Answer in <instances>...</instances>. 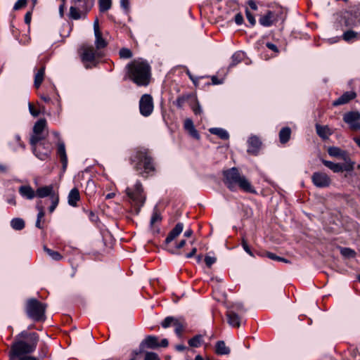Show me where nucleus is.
Returning <instances> with one entry per match:
<instances>
[{
  "mask_svg": "<svg viewBox=\"0 0 360 360\" xmlns=\"http://www.w3.org/2000/svg\"><path fill=\"white\" fill-rule=\"evenodd\" d=\"M39 338L36 333L22 331L15 336V340L11 345L8 352L10 359L19 357L24 354H29L34 352Z\"/></svg>",
  "mask_w": 360,
  "mask_h": 360,
  "instance_id": "nucleus-1",
  "label": "nucleus"
},
{
  "mask_svg": "<svg viewBox=\"0 0 360 360\" xmlns=\"http://www.w3.org/2000/svg\"><path fill=\"white\" fill-rule=\"evenodd\" d=\"M128 78L138 86H148L150 79V66L142 59L134 60L126 66Z\"/></svg>",
  "mask_w": 360,
  "mask_h": 360,
  "instance_id": "nucleus-2",
  "label": "nucleus"
},
{
  "mask_svg": "<svg viewBox=\"0 0 360 360\" xmlns=\"http://www.w3.org/2000/svg\"><path fill=\"white\" fill-rule=\"evenodd\" d=\"M223 182L231 191H236L239 188L246 193H256L250 181L236 167L223 171Z\"/></svg>",
  "mask_w": 360,
  "mask_h": 360,
  "instance_id": "nucleus-3",
  "label": "nucleus"
},
{
  "mask_svg": "<svg viewBox=\"0 0 360 360\" xmlns=\"http://www.w3.org/2000/svg\"><path fill=\"white\" fill-rule=\"evenodd\" d=\"M134 169L139 174L147 177L155 170L153 160L147 149L137 150L131 158Z\"/></svg>",
  "mask_w": 360,
  "mask_h": 360,
  "instance_id": "nucleus-4",
  "label": "nucleus"
},
{
  "mask_svg": "<svg viewBox=\"0 0 360 360\" xmlns=\"http://www.w3.org/2000/svg\"><path fill=\"white\" fill-rule=\"evenodd\" d=\"M46 305L36 299H30L26 303L27 316L34 321H41L45 319Z\"/></svg>",
  "mask_w": 360,
  "mask_h": 360,
  "instance_id": "nucleus-5",
  "label": "nucleus"
},
{
  "mask_svg": "<svg viewBox=\"0 0 360 360\" xmlns=\"http://www.w3.org/2000/svg\"><path fill=\"white\" fill-rule=\"evenodd\" d=\"M126 194L130 200V202L136 207H137L136 212H139L140 208L143 205L146 196L143 193V186L141 182L137 181L134 185V188H127Z\"/></svg>",
  "mask_w": 360,
  "mask_h": 360,
  "instance_id": "nucleus-6",
  "label": "nucleus"
},
{
  "mask_svg": "<svg viewBox=\"0 0 360 360\" xmlns=\"http://www.w3.org/2000/svg\"><path fill=\"white\" fill-rule=\"evenodd\" d=\"M80 56L83 63H90L96 66L97 60L103 56L102 51L98 50L91 45L83 44L80 48Z\"/></svg>",
  "mask_w": 360,
  "mask_h": 360,
  "instance_id": "nucleus-7",
  "label": "nucleus"
},
{
  "mask_svg": "<svg viewBox=\"0 0 360 360\" xmlns=\"http://www.w3.org/2000/svg\"><path fill=\"white\" fill-rule=\"evenodd\" d=\"M153 108V97L148 94H143L139 101L140 113L144 117H148L152 114Z\"/></svg>",
  "mask_w": 360,
  "mask_h": 360,
  "instance_id": "nucleus-8",
  "label": "nucleus"
},
{
  "mask_svg": "<svg viewBox=\"0 0 360 360\" xmlns=\"http://www.w3.org/2000/svg\"><path fill=\"white\" fill-rule=\"evenodd\" d=\"M323 165L331 169L333 172H341L343 171H352L354 169V163L350 159L346 161L344 164L334 163L331 161L323 160Z\"/></svg>",
  "mask_w": 360,
  "mask_h": 360,
  "instance_id": "nucleus-9",
  "label": "nucleus"
},
{
  "mask_svg": "<svg viewBox=\"0 0 360 360\" xmlns=\"http://www.w3.org/2000/svg\"><path fill=\"white\" fill-rule=\"evenodd\" d=\"M311 181L319 188H326L331 184V179L328 175L321 172H314L311 176Z\"/></svg>",
  "mask_w": 360,
  "mask_h": 360,
  "instance_id": "nucleus-10",
  "label": "nucleus"
},
{
  "mask_svg": "<svg viewBox=\"0 0 360 360\" xmlns=\"http://www.w3.org/2000/svg\"><path fill=\"white\" fill-rule=\"evenodd\" d=\"M360 114L358 112H349L343 117L345 122L349 125L351 129L360 130Z\"/></svg>",
  "mask_w": 360,
  "mask_h": 360,
  "instance_id": "nucleus-11",
  "label": "nucleus"
},
{
  "mask_svg": "<svg viewBox=\"0 0 360 360\" xmlns=\"http://www.w3.org/2000/svg\"><path fill=\"white\" fill-rule=\"evenodd\" d=\"M183 229L184 224L179 222L176 224L175 227L169 233L168 236H167L165 239V245H167V250L170 252L175 253V250L169 248V243L179 236V234L183 231Z\"/></svg>",
  "mask_w": 360,
  "mask_h": 360,
  "instance_id": "nucleus-12",
  "label": "nucleus"
},
{
  "mask_svg": "<svg viewBox=\"0 0 360 360\" xmlns=\"http://www.w3.org/2000/svg\"><path fill=\"white\" fill-rule=\"evenodd\" d=\"M159 347L158 338L154 335H148L140 344V352L146 348L155 349Z\"/></svg>",
  "mask_w": 360,
  "mask_h": 360,
  "instance_id": "nucleus-13",
  "label": "nucleus"
},
{
  "mask_svg": "<svg viewBox=\"0 0 360 360\" xmlns=\"http://www.w3.org/2000/svg\"><path fill=\"white\" fill-rule=\"evenodd\" d=\"M248 153L253 155L258 153L262 146V142L257 136H251L248 141Z\"/></svg>",
  "mask_w": 360,
  "mask_h": 360,
  "instance_id": "nucleus-14",
  "label": "nucleus"
},
{
  "mask_svg": "<svg viewBox=\"0 0 360 360\" xmlns=\"http://www.w3.org/2000/svg\"><path fill=\"white\" fill-rule=\"evenodd\" d=\"M32 150L37 158L41 160L48 159L50 156L51 148H45L44 146H33Z\"/></svg>",
  "mask_w": 360,
  "mask_h": 360,
  "instance_id": "nucleus-15",
  "label": "nucleus"
},
{
  "mask_svg": "<svg viewBox=\"0 0 360 360\" xmlns=\"http://www.w3.org/2000/svg\"><path fill=\"white\" fill-rule=\"evenodd\" d=\"M276 21V14L271 11H268L266 13L260 17L259 22L264 27H270Z\"/></svg>",
  "mask_w": 360,
  "mask_h": 360,
  "instance_id": "nucleus-16",
  "label": "nucleus"
},
{
  "mask_svg": "<svg viewBox=\"0 0 360 360\" xmlns=\"http://www.w3.org/2000/svg\"><path fill=\"white\" fill-rule=\"evenodd\" d=\"M356 94L354 91H347L344 93L340 97L333 101V105L334 106H338L340 105H344L349 103L350 101L355 98Z\"/></svg>",
  "mask_w": 360,
  "mask_h": 360,
  "instance_id": "nucleus-17",
  "label": "nucleus"
},
{
  "mask_svg": "<svg viewBox=\"0 0 360 360\" xmlns=\"http://www.w3.org/2000/svg\"><path fill=\"white\" fill-rule=\"evenodd\" d=\"M36 197L38 198H45V197H49L51 198L52 195H56L53 191V186L52 185L49 186H45L42 187H39L35 191Z\"/></svg>",
  "mask_w": 360,
  "mask_h": 360,
  "instance_id": "nucleus-18",
  "label": "nucleus"
},
{
  "mask_svg": "<svg viewBox=\"0 0 360 360\" xmlns=\"http://www.w3.org/2000/svg\"><path fill=\"white\" fill-rule=\"evenodd\" d=\"M360 25V13H347L345 16V25L347 27H357Z\"/></svg>",
  "mask_w": 360,
  "mask_h": 360,
  "instance_id": "nucleus-19",
  "label": "nucleus"
},
{
  "mask_svg": "<svg viewBox=\"0 0 360 360\" xmlns=\"http://www.w3.org/2000/svg\"><path fill=\"white\" fill-rule=\"evenodd\" d=\"M18 192L20 195L27 200H32L36 197L34 189L29 185H24L19 187Z\"/></svg>",
  "mask_w": 360,
  "mask_h": 360,
  "instance_id": "nucleus-20",
  "label": "nucleus"
},
{
  "mask_svg": "<svg viewBox=\"0 0 360 360\" xmlns=\"http://www.w3.org/2000/svg\"><path fill=\"white\" fill-rule=\"evenodd\" d=\"M57 154L62 162L63 169H65L68 165V157L66 155L65 143L63 141H59L58 143Z\"/></svg>",
  "mask_w": 360,
  "mask_h": 360,
  "instance_id": "nucleus-21",
  "label": "nucleus"
},
{
  "mask_svg": "<svg viewBox=\"0 0 360 360\" xmlns=\"http://www.w3.org/2000/svg\"><path fill=\"white\" fill-rule=\"evenodd\" d=\"M228 323L232 327L238 328L240 326L241 318L233 310H229L226 313Z\"/></svg>",
  "mask_w": 360,
  "mask_h": 360,
  "instance_id": "nucleus-22",
  "label": "nucleus"
},
{
  "mask_svg": "<svg viewBox=\"0 0 360 360\" xmlns=\"http://www.w3.org/2000/svg\"><path fill=\"white\" fill-rule=\"evenodd\" d=\"M80 200L79 191L77 188H72L68 196V202L72 207H77V202Z\"/></svg>",
  "mask_w": 360,
  "mask_h": 360,
  "instance_id": "nucleus-23",
  "label": "nucleus"
},
{
  "mask_svg": "<svg viewBox=\"0 0 360 360\" xmlns=\"http://www.w3.org/2000/svg\"><path fill=\"white\" fill-rule=\"evenodd\" d=\"M328 153L332 157H340L344 160L348 161L349 159L346 151L341 150L340 148L332 146L328 148Z\"/></svg>",
  "mask_w": 360,
  "mask_h": 360,
  "instance_id": "nucleus-24",
  "label": "nucleus"
},
{
  "mask_svg": "<svg viewBox=\"0 0 360 360\" xmlns=\"http://www.w3.org/2000/svg\"><path fill=\"white\" fill-rule=\"evenodd\" d=\"M316 130L317 134L323 139H326L330 135L332 134V131L328 126H321L319 124L316 125Z\"/></svg>",
  "mask_w": 360,
  "mask_h": 360,
  "instance_id": "nucleus-25",
  "label": "nucleus"
},
{
  "mask_svg": "<svg viewBox=\"0 0 360 360\" xmlns=\"http://www.w3.org/2000/svg\"><path fill=\"white\" fill-rule=\"evenodd\" d=\"M173 326L174 327V330H175L176 334L179 338H181L182 333L186 326V324L184 320H183L181 319H176L173 323Z\"/></svg>",
  "mask_w": 360,
  "mask_h": 360,
  "instance_id": "nucleus-26",
  "label": "nucleus"
},
{
  "mask_svg": "<svg viewBox=\"0 0 360 360\" xmlns=\"http://www.w3.org/2000/svg\"><path fill=\"white\" fill-rule=\"evenodd\" d=\"M209 131L217 136L222 140H228L229 139V134L228 131L222 128L213 127L209 129Z\"/></svg>",
  "mask_w": 360,
  "mask_h": 360,
  "instance_id": "nucleus-27",
  "label": "nucleus"
},
{
  "mask_svg": "<svg viewBox=\"0 0 360 360\" xmlns=\"http://www.w3.org/2000/svg\"><path fill=\"white\" fill-rule=\"evenodd\" d=\"M291 129L290 127H283L279 132V140L281 143H286L290 138Z\"/></svg>",
  "mask_w": 360,
  "mask_h": 360,
  "instance_id": "nucleus-28",
  "label": "nucleus"
},
{
  "mask_svg": "<svg viewBox=\"0 0 360 360\" xmlns=\"http://www.w3.org/2000/svg\"><path fill=\"white\" fill-rule=\"evenodd\" d=\"M44 75L45 66H42L34 75V85L37 89L41 86L44 78Z\"/></svg>",
  "mask_w": 360,
  "mask_h": 360,
  "instance_id": "nucleus-29",
  "label": "nucleus"
},
{
  "mask_svg": "<svg viewBox=\"0 0 360 360\" xmlns=\"http://www.w3.org/2000/svg\"><path fill=\"white\" fill-rule=\"evenodd\" d=\"M215 352L219 355L229 354L230 353V349L226 346L224 341H218L216 343Z\"/></svg>",
  "mask_w": 360,
  "mask_h": 360,
  "instance_id": "nucleus-30",
  "label": "nucleus"
},
{
  "mask_svg": "<svg viewBox=\"0 0 360 360\" xmlns=\"http://www.w3.org/2000/svg\"><path fill=\"white\" fill-rule=\"evenodd\" d=\"M245 58V53L243 51H237L234 53L231 57L230 67H233L240 63Z\"/></svg>",
  "mask_w": 360,
  "mask_h": 360,
  "instance_id": "nucleus-31",
  "label": "nucleus"
},
{
  "mask_svg": "<svg viewBox=\"0 0 360 360\" xmlns=\"http://www.w3.org/2000/svg\"><path fill=\"white\" fill-rule=\"evenodd\" d=\"M46 126V121L44 119L39 120L33 127V133L43 134V131Z\"/></svg>",
  "mask_w": 360,
  "mask_h": 360,
  "instance_id": "nucleus-32",
  "label": "nucleus"
},
{
  "mask_svg": "<svg viewBox=\"0 0 360 360\" xmlns=\"http://www.w3.org/2000/svg\"><path fill=\"white\" fill-rule=\"evenodd\" d=\"M95 45L96 48L101 51L102 49L105 48L107 46L106 41L103 38L102 33L95 34Z\"/></svg>",
  "mask_w": 360,
  "mask_h": 360,
  "instance_id": "nucleus-33",
  "label": "nucleus"
},
{
  "mask_svg": "<svg viewBox=\"0 0 360 360\" xmlns=\"http://www.w3.org/2000/svg\"><path fill=\"white\" fill-rule=\"evenodd\" d=\"M203 342V336L202 335H196L188 342L191 347H199Z\"/></svg>",
  "mask_w": 360,
  "mask_h": 360,
  "instance_id": "nucleus-34",
  "label": "nucleus"
},
{
  "mask_svg": "<svg viewBox=\"0 0 360 360\" xmlns=\"http://www.w3.org/2000/svg\"><path fill=\"white\" fill-rule=\"evenodd\" d=\"M11 227L17 231H20L24 229L25 221L21 218H14L11 221Z\"/></svg>",
  "mask_w": 360,
  "mask_h": 360,
  "instance_id": "nucleus-35",
  "label": "nucleus"
},
{
  "mask_svg": "<svg viewBox=\"0 0 360 360\" xmlns=\"http://www.w3.org/2000/svg\"><path fill=\"white\" fill-rule=\"evenodd\" d=\"M44 250L53 260L60 261L63 258L58 252L51 250L46 246L44 247Z\"/></svg>",
  "mask_w": 360,
  "mask_h": 360,
  "instance_id": "nucleus-36",
  "label": "nucleus"
},
{
  "mask_svg": "<svg viewBox=\"0 0 360 360\" xmlns=\"http://www.w3.org/2000/svg\"><path fill=\"white\" fill-rule=\"evenodd\" d=\"M98 6L100 12H106L112 7V0H98Z\"/></svg>",
  "mask_w": 360,
  "mask_h": 360,
  "instance_id": "nucleus-37",
  "label": "nucleus"
},
{
  "mask_svg": "<svg viewBox=\"0 0 360 360\" xmlns=\"http://www.w3.org/2000/svg\"><path fill=\"white\" fill-rule=\"evenodd\" d=\"M44 139V136L43 134H34L31 136L30 143L31 146H37V144L41 140Z\"/></svg>",
  "mask_w": 360,
  "mask_h": 360,
  "instance_id": "nucleus-38",
  "label": "nucleus"
},
{
  "mask_svg": "<svg viewBox=\"0 0 360 360\" xmlns=\"http://www.w3.org/2000/svg\"><path fill=\"white\" fill-rule=\"evenodd\" d=\"M69 16L73 20H79L81 18L80 11L76 8V6H70Z\"/></svg>",
  "mask_w": 360,
  "mask_h": 360,
  "instance_id": "nucleus-39",
  "label": "nucleus"
},
{
  "mask_svg": "<svg viewBox=\"0 0 360 360\" xmlns=\"http://www.w3.org/2000/svg\"><path fill=\"white\" fill-rule=\"evenodd\" d=\"M358 33L352 31V30H348L345 32H344L342 35V39L346 41H350L352 39H354L357 37Z\"/></svg>",
  "mask_w": 360,
  "mask_h": 360,
  "instance_id": "nucleus-40",
  "label": "nucleus"
},
{
  "mask_svg": "<svg viewBox=\"0 0 360 360\" xmlns=\"http://www.w3.org/2000/svg\"><path fill=\"white\" fill-rule=\"evenodd\" d=\"M162 217L157 209H155L150 218V225L153 226L156 223L160 222Z\"/></svg>",
  "mask_w": 360,
  "mask_h": 360,
  "instance_id": "nucleus-41",
  "label": "nucleus"
},
{
  "mask_svg": "<svg viewBox=\"0 0 360 360\" xmlns=\"http://www.w3.org/2000/svg\"><path fill=\"white\" fill-rule=\"evenodd\" d=\"M51 200V205L49 207V212L51 213L53 212L56 207L58 205L59 202V196L58 194L56 195H52L51 198H50Z\"/></svg>",
  "mask_w": 360,
  "mask_h": 360,
  "instance_id": "nucleus-42",
  "label": "nucleus"
},
{
  "mask_svg": "<svg viewBox=\"0 0 360 360\" xmlns=\"http://www.w3.org/2000/svg\"><path fill=\"white\" fill-rule=\"evenodd\" d=\"M189 98H191V96L188 95H183L181 96H179L176 101V105L179 108H182L185 103L188 100Z\"/></svg>",
  "mask_w": 360,
  "mask_h": 360,
  "instance_id": "nucleus-43",
  "label": "nucleus"
},
{
  "mask_svg": "<svg viewBox=\"0 0 360 360\" xmlns=\"http://www.w3.org/2000/svg\"><path fill=\"white\" fill-rule=\"evenodd\" d=\"M119 54L121 58L128 59L132 57V52L130 49L127 48L121 49L120 50Z\"/></svg>",
  "mask_w": 360,
  "mask_h": 360,
  "instance_id": "nucleus-44",
  "label": "nucleus"
},
{
  "mask_svg": "<svg viewBox=\"0 0 360 360\" xmlns=\"http://www.w3.org/2000/svg\"><path fill=\"white\" fill-rule=\"evenodd\" d=\"M175 318L172 316H168L164 319V321L162 322L161 325L163 328H166L169 326H173V323L175 321Z\"/></svg>",
  "mask_w": 360,
  "mask_h": 360,
  "instance_id": "nucleus-45",
  "label": "nucleus"
},
{
  "mask_svg": "<svg viewBox=\"0 0 360 360\" xmlns=\"http://www.w3.org/2000/svg\"><path fill=\"white\" fill-rule=\"evenodd\" d=\"M266 256H267V257H269V259H271L272 260H276V261H278V262H285V263L289 262L288 260H287L286 259L281 257H278V256H277L276 255H275L274 253H272V252H267L266 253Z\"/></svg>",
  "mask_w": 360,
  "mask_h": 360,
  "instance_id": "nucleus-46",
  "label": "nucleus"
},
{
  "mask_svg": "<svg viewBox=\"0 0 360 360\" xmlns=\"http://www.w3.org/2000/svg\"><path fill=\"white\" fill-rule=\"evenodd\" d=\"M27 0H18L13 6V10L18 11L24 8L27 5Z\"/></svg>",
  "mask_w": 360,
  "mask_h": 360,
  "instance_id": "nucleus-47",
  "label": "nucleus"
},
{
  "mask_svg": "<svg viewBox=\"0 0 360 360\" xmlns=\"http://www.w3.org/2000/svg\"><path fill=\"white\" fill-rule=\"evenodd\" d=\"M245 14H246V18H247L248 22H250V24L251 25V26L255 25V24H256L255 18L254 15L250 12V11L248 8L245 10Z\"/></svg>",
  "mask_w": 360,
  "mask_h": 360,
  "instance_id": "nucleus-48",
  "label": "nucleus"
},
{
  "mask_svg": "<svg viewBox=\"0 0 360 360\" xmlns=\"http://www.w3.org/2000/svg\"><path fill=\"white\" fill-rule=\"evenodd\" d=\"M144 360H160L158 355L154 352H148L145 354Z\"/></svg>",
  "mask_w": 360,
  "mask_h": 360,
  "instance_id": "nucleus-49",
  "label": "nucleus"
},
{
  "mask_svg": "<svg viewBox=\"0 0 360 360\" xmlns=\"http://www.w3.org/2000/svg\"><path fill=\"white\" fill-rule=\"evenodd\" d=\"M217 261L216 257L211 256H205V262L208 267H210Z\"/></svg>",
  "mask_w": 360,
  "mask_h": 360,
  "instance_id": "nucleus-50",
  "label": "nucleus"
},
{
  "mask_svg": "<svg viewBox=\"0 0 360 360\" xmlns=\"http://www.w3.org/2000/svg\"><path fill=\"white\" fill-rule=\"evenodd\" d=\"M94 4V0H86L84 1V5L82 6V8L86 11H89L93 7Z\"/></svg>",
  "mask_w": 360,
  "mask_h": 360,
  "instance_id": "nucleus-51",
  "label": "nucleus"
},
{
  "mask_svg": "<svg viewBox=\"0 0 360 360\" xmlns=\"http://www.w3.org/2000/svg\"><path fill=\"white\" fill-rule=\"evenodd\" d=\"M191 108L195 115H200L202 112L201 107L197 100H195V104Z\"/></svg>",
  "mask_w": 360,
  "mask_h": 360,
  "instance_id": "nucleus-52",
  "label": "nucleus"
},
{
  "mask_svg": "<svg viewBox=\"0 0 360 360\" xmlns=\"http://www.w3.org/2000/svg\"><path fill=\"white\" fill-rule=\"evenodd\" d=\"M120 6L124 10L125 12L128 13L129 11V0H120Z\"/></svg>",
  "mask_w": 360,
  "mask_h": 360,
  "instance_id": "nucleus-53",
  "label": "nucleus"
},
{
  "mask_svg": "<svg viewBox=\"0 0 360 360\" xmlns=\"http://www.w3.org/2000/svg\"><path fill=\"white\" fill-rule=\"evenodd\" d=\"M9 360H38V359L34 356H29L27 354H24L22 356H20L19 357H15L13 359H9Z\"/></svg>",
  "mask_w": 360,
  "mask_h": 360,
  "instance_id": "nucleus-54",
  "label": "nucleus"
},
{
  "mask_svg": "<svg viewBox=\"0 0 360 360\" xmlns=\"http://www.w3.org/2000/svg\"><path fill=\"white\" fill-rule=\"evenodd\" d=\"M87 214H88V217L89 218V219L92 221V222H96L98 220V215L93 211L90 210V211H86Z\"/></svg>",
  "mask_w": 360,
  "mask_h": 360,
  "instance_id": "nucleus-55",
  "label": "nucleus"
},
{
  "mask_svg": "<svg viewBox=\"0 0 360 360\" xmlns=\"http://www.w3.org/2000/svg\"><path fill=\"white\" fill-rule=\"evenodd\" d=\"M194 124L193 121L191 119H186L184 121V128L186 131L191 130L194 128Z\"/></svg>",
  "mask_w": 360,
  "mask_h": 360,
  "instance_id": "nucleus-56",
  "label": "nucleus"
},
{
  "mask_svg": "<svg viewBox=\"0 0 360 360\" xmlns=\"http://www.w3.org/2000/svg\"><path fill=\"white\" fill-rule=\"evenodd\" d=\"M242 246L244 249V250L248 254L250 255V256H253V254L246 241V240H245L244 238L242 240Z\"/></svg>",
  "mask_w": 360,
  "mask_h": 360,
  "instance_id": "nucleus-57",
  "label": "nucleus"
},
{
  "mask_svg": "<svg viewBox=\"0 0 360 360\" xmlns=\"http://www.w3.org/2000/svg\"><path fill=\"white\" fill-rule=\"evenodd\" d=\"M37 209L39 210V212L37 214V219H43L45 216V212L44 210L43 207L37 205Z\"/></svg>",
  "mask_w": 360,
  "mask_h": 360,
  "instance_id": "nucleus-58",
  "label": "nucleus"
},
{
  "mask_svg": "<svg viewBox=\"0 0 360 360\" xmlns=\"http://www.w3.org/2000/svg\"><path fill=\"white\" fill-rule=\"evenodd\" d=\"M187 131L189 133V134H190L192 137L195 138V139H200V135H199V134H198V131L195 129V127H194V128H193V129H191V130Z\"/></svg>",
  "mask_w": 360,
  "mask_h": 360,
  "instance_id": "nucleus-59",
  "label": "nucleus"
},
{
  "mask_svg": "<svg viewBox=\"0 0 360 360\" xmlns=\"http://www.w3.org/2000/svg\"><path fill=\"white\" fill-rule=\"evenodd\" d=\"M187 131L189 133V134H190L192 137L195 138V139H200V135H199V134H198V131L195 129V127H194V128H193V129H191V130Z\"/></svg>",
  "mask_w": 360,
  "mask_h": 360,
  "instance_id": "nucleus-60",
  "label": "nucleus"
},
{
  "mask_svg": "<svg viewBox=\"0 0 360 360\" xmlns=\"http://www.w3.org/2000/svg\"><path fill=\"white\" fill-rule=\"evenodd\" d=\"M235 22L237 25H242L243 22V17L241 13H237L235 16Z\"/></svg>",
  "mask_w": 360,
  "mask_h": 360,
  "instance_id": "nucleus-61",
  "label": "nucleus"
},
{
  "mask_svg": "<svg viewBox=\"0 0 360 360\" xmlns=\"http://www.w3.org/2000/svg\"><path fill=\"white\" fill-rule=\"evenodd\" d=\"M29 110H30V113L34 116V117H37L39 115V112L36 110L33 106V105L32 103H29Z\"/></svg>",
  "mask_w": 360,
  "mask_h": 360,
  "instance_id": "nucleus-62",
  "label": "nucleus"
},
{
  "mask_svg": "<svg viewBox=\"0 0 360 360\" xmlns=\"http://www.w3.org/2000/svg\"><path fill=\"white\" fill-rule=\"evenodd\" d=\"M32 20V11H28L25 15V22L27 25H30Z\"/></svg>",
  "mask_w": 360,
  "mask_h": 360,
  "instance_id": "nucleus-63",
  "label": "nucleus"
},
{
  "mask_svg": "<svg viewBox=\"0 0 360 360\" xmlns=\"http://www.w3.org/2000/svg\"><path fill=\"white\" fill-rule=\"evenodd\" d=\"M6 200H7V202L11 204V205H16L15 197V195L13 194L10 195L7 198Z\"/></svg>",
  "mask_w": 360,
  "mask_h": 360,
  "instance_id": "nucleus-64",
  "label": "nucleus"
}]
</instances>
